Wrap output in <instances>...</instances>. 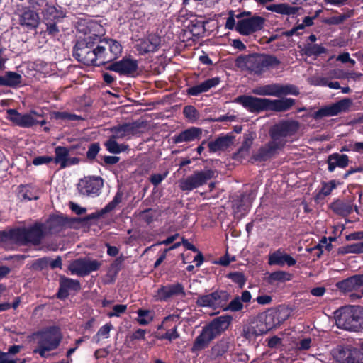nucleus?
Listing matches in <instances>:
<instances>
[{"label":"nucleus","instance_id":"obj_1","mask_svg":"<svg viewBox=\"0 0 363 363\" xmlns=\"http://www.w3.org/2000/svg\"><path fill=\"white\" fill-rule=\"evenodd\" d=\"M299 128L298 122L294 120L282 121L274 125L269 131L271 141L260 147L253 155L256 161H266L281 150L286 138L295 134Z\"/></svg>","mask_w":363,"mask_h":363},{"label":"nucleus","instance_id":"obj_2","mask_svg":"<svg viewBox=\"0 0 363 363\" xmlns=\"http://www.w3.org/2000/svg\"><path fill=\"white\" fill-rule=\"evenodd\" d=\"M280 63L275 56L269 55L240 56L236 60L238 67L245 68L255 74H260L269 68L277 67Z\"/></svg>","mask_w":363,"mask_h":363},{"label":"nucleus","instance_id":"obj_3","mask_svg":"<svg viewBox=\"0 0 363 363\" xmlns=\"http://www.w3.org/2000/svg\"><path fill=\"white\" fill-rule=\"evenodd\" d=\"M38 342V348L34 352L38 353L42 357H46V352L56 349L60 345L62 335L56 327L50 328L35 335Z\"/></svg>","mask_w":363,"mask_h":363},{"label":"nucleus","instance_id":"obj_4","mask_svg":"<svg viewBox=\"0 0 363 363\" xmlns=\"http://www.w3.org/2000/svg\"><path fill=\"white\" fill-rule=\"evenodd\" d=\"M361 311L359 306H350L335 312V323L339 328L357 330L359 328Z\"/></svg>","mask_w":363,"mask_h":363},{"label":"nucleus","instance_id":"obj_5","mask_svg":"<svg viewBox=\"0 0 363 363\" xmlns=\"http://www.w3.org/2000/svg\"><path fill=\"white\" fill-rule=\"evenodd\" d=\"M240 19L235 30L243 35H249L261 30L264 28L265 19L259 16H252L250 12H242L236 16Z\"/></svg>","mask_w":363,"mask_h":363},{"label":"nucleus","instance_id":"obj_6","mask_svg":"<svg viewBox=\"0 0 363 363\" xmlns=\"http://www.w3.org/2000/svg\"><path fill=\"white\" fill-rule=\"evenodd\" d=\"M215 177V171L209 168L197 170L186 178L179 181V186L182 191H190L207 184Z\"/></svg>","mask_w":363,"mask_h":363},{"label":"nucleus","instance_id":"obj_7","mask_svg":"<svg viewBox=\"0 0 363 363\" xmlns=\"http://www.w3.org/2000/svg\"><path fill=\"white\" fill-rule=\"evenodd\" d=\"M73 56L85 65L96 66L95 42L91 38L77 42L74 48Z\"/></svg>","mask_w":363,"mask_h":363},{"label":"nucleus","instance_id":"obj_8","mask_svg":"<svg viewBox=\"0 0 363 363\" xmlns=\"http://www.w3.org/2000/svg\"><path fill=\"white\" fill-rule=\"evenodd\" d=\"M352 105V100L342 99L335 103L323 106L312 114L315 120H320L325 117L337 116L340 113L347 112Z\"/></svg>","mask_w":363,"mask_h":363},{"label":"nucleus","instance_id":"obj_9","mask_svg":"<svg viewBox=\"0 0 363 363\" xmlns=\"http://www.w3.org/2000/svg\"><path fill=\"white\" fill-rule=\"evenodd\" d=\"M228 300V293L225 291H216L208 294L199 296L196 303L201 307L223 310Z\"/></svg>","mask_w":363,"mask_h":363},{"label":"nucleus","instance_id":"obj_10","mask_svg":"<svg viewBox=\"0 0 363 363\" xmlns=\"http://www.w3.org/2000/svg\"><path fill=\"white\" fill-rule=\"evenodd\" d=\"M104 186L103 179L100 177H85L77 184V190L80 195L87 197H96L100 194Z\"/></svg>","mask_w":363,"mask_h":363},{"label":"nucleus","instance_id":"obj_11","mask_svg":"<svg viewBox=\"0 0 363 363\" xmlns=\"http://www.w3.org/2000/svg\"><path fill=\"white\" fill-rule=\"evenodd\" d=\"M21 245H23V227L0 230V247L10 250Z\"/></svg>","mask_w":363,"mask_h":363},{"label":"nucleus","instance_id":"obj_12","mask_svg":"<svg viewBox=\"0 0 363 363\" xmlns=\"http://www.w3.org/2000/svg\"><path fill=\"white\" fill-rule=\"evenodd\" d=\"M100 266V262L96 259H78L70 263L69 270L72 274L84 277L92 272L96 271Z\"/></svg>","mask_w":363,"mask_h":363},{"label":"nucleus","instance_id":"obj_13","mask_svg":"<svg viewBox=\"0 0 363 363\" xmlns=\"http://www.w3.org/2000/svg\"><path fill=\"white\" fill-rule=\"evenodd\" d=\"M179 317L177 315H169L162 321L158 329H164L166 333L160 337V339H166L169 341L174 340L179 337L177 332V321Z\"/></svg>","mask_w":363,"mask_h":363},{"label":"nucleus","instance_id":"obj_14","mask_svg":"<svg viewBox=\"0 0 363 363\" xmlns=\"http://www.w3.org/2000/svg\"><path fill=\"white\" fill-rule=\"evenodd\" d=\"M138 65L136 61L123 59L109 65L106 69L118 73L121 75H133L136 72Z\"/></svg>","mask_w":363,"mask_h":363},{"label":"nucleus","instance_id":"obj_15","mask_svg":"<svg viewBox=\"0 0 363 363\" xmlns=\"http://www.w3.org/2000/svg\"><path fill=\"white\" fill-rule=\"evenodd\" d=\"M235 101L242 104L251 112H259L267 110V99L242 96L238 97Z\"/></svg>","mask_w":363,"mask_h":363},{"label":"nucleus","instance_id":"obj_16","mask_svg":"<svg viewBox=\"0 0 363 363\" xmlns=\"http://www.w3.org/2000/svg\"><path fill=\"white\" fill-rule=\"evenodd\" d=\"M140 126L139 122L119 125L112 128V135L118 139H129L132 135L137 133Z\"/></svg>","mask_w":363,"mask_h":363},{"label":"nucleus","instance_id":"obj_17","mask_svg":"<svg viewBox=\"0 0 363 363\" xmlns=\"http://www.w3.org/2000/svg\"><path fill=\"white\" fill-rule=\"evenodd\" d=\"M184 294L183 285L180 283H177L160 287L157 289L155 297L159 301H167L171 297Z\"/></svg>","mask_w":363,"mask_h":363},{"label":"nucleus","instance_id":"obj_18","mask_svg":"<svg viewBox=\"0 0 363 363\" xmlns=\"http://www.w3.org/2000/svg\"><path fill=\"white\" fill-rule=\"evenodd\" d=\"M280 324V320L276 312H269L260 316L257 325L259 334H265Z\"/></svg>","mask_w":363,"mask_h":363},{"label":"nucleus","instance_id":"obj_19","mask_svg":"<svg viewBox=\"0 0 363 363\" xmlns=\"http://www.w3.org/2000/svg\"><path fill=\"white\" fill-rule=\"evenodd\" d=\"M268 263L269 265L284 266L287 264L289 267H292L296 264V260L281 249H278L269 255Z\"/></svg>","mask_w":363,"mask_h":363},{"label":"nucleus","instance_id":"obj_20","mask_svg":"<svg viewBox=\"0 0 363 363\" xmlns=\"http://www.w3.org/2000/svg\"><path fill=\"white\" fill-rule=\"evenodd\" d=\"M202 135V130L200 128L191 127L186 129L173 138L174 143H190L199 140Z\"/></svg>","mask_w":363,"mask_h":363},{"label":"nucleus","instance_id":"obj_21","mask_svg":"<svg viewBox=\"0 0 363 363\" xmlns=\"http://www.w3.org/2000/svg\"><path fill=\"white\" fill-rule=\"evenodd\" d=\"M232 320L230 315H221L214 318L206 327L216 337L228 328Z\"/></svg>","mask_w":363,"mask_h":363},{"label":"nucleus","instance_id":"obj_22","mask_svg":"<svg viewBox=\"0 0 363 363\" xmlns=\"http://www.w3.org/2000/svg\"><path fill=\"white\" fill-rule=\"evenodd\" d=\"M81 289L80 282L78 280L62 277L60 280V289L57 296L60 298H66L69 291H77Z\"/></svg>","mask_w":363,"mask_h":363},{"label":"nucleus","instance_id":"obj_23","mask_svg":"<svg viewBox=\"0 0 363 363\" xmlns=\"http://www.w3.org/2000/svg\"><path fill=\"white\" fill-rule=\"evenodd\" d=\"M216 337L213 333L206 327H203L201 333L196 337L192 347V351H200L208 347Z\"/></svg>","mask_w":363,"mask_h":363},{"label":"nucleus","instance_id":"obj_24","mask_svg":"<svg viewBox=\"0 0 363 363\" xmlns=\"http://www.w3.org/2000/svg\"><path fill=\"white\" fill-rule=\"evenodd\" d=\"M161 43V38L156 34H150L147 39L143 40L138 45V50L141 53L156 51Z\"/></svg>","mask_w":363,"mask_h":363},{"label":"nucleus","instance_id":"obj_25","mask_svg":"<svg viewBox=\"0 0 363 363\" xmlns=\"http://www.w3.org/2000/svg\"><path fill=\"white\" fill-rule=\"evenodd\" d=\"M328 169L330 172L338 167L344 169L349 164V157L346 155L340 153H333L327 159Z\"/></svg>","mask_w":363,"mask_h":363},{"label":"nucleus","instance_id":"obj_26","mask_svg":"<svg viewBox=\"0 0 363 363\" xmlns=\"http://www.w3.org/2000/svg\"><path fill=\"white\" fill-rule=\"evenodd\" d=\"M340 289L345 291L359 290L363 287V274L350 277L337 284Z\"/></svg>","mask_w":363,"mask_h":363},{"label":"nucleus","instance_id":"obj_27","mask_svg":"<svg viewBox=\"0 0 363 363\" xmlns=\"http://www.w3.org/2000/svg\"><path fill=\"white\" fill-rule=\"evenodd\" d=\"M294 104L292 99H281L271 100L267 99V110L275 111H285L289 110Z\"/></svg>","mask_w":363,"mask_h":363},{"label":"nucleus","instance_id":"obj_28","mask_svg":"<svg viewBox=\"0 0 363 363\" xmlns=\"http://www.w3.org/2000/svg\"><path fill=\"white\" fill-rule=\"evenodd\" d=\"M43 115V112L41 109L33 110L29 114H24V127H30L37 123L45 124Z\"/></svg>","mask_w":363,"mask_h":363},{"label":"nucleus","instance_id":"obj_29","mask_svg":"<svg viewBox=\"0 0 363 363\" xmlns=\"http://www.w3.org/2000/svg\"><path fill=\"white\" fill-rule=\"evenodd\" d=\"M69 150L62 146H57L55 149V157L53 160L55 164H60L61 169L69 167L68 157Z\"/></svg>","mask_w":363,"mask_h":363},{"label":"nucleus","instance_id":"obj_30","mask_svg":"<svg viewBox=\"0 0 363 363\" xmlns=\"http://www.w3.org/2000/svg\"><path fill=\"white\" fill-rule=\"evenodd\" d=\"M106 45H104V41L100 44L95 43L96 66H100L111 62L108 53L106 52Z\"/></svg>","mask_w":363,"mask_h":363},{"label":"nucleus","instance_id":"obj_31","mask_svg":"<svg viewBox=\"0 0 363 363\" xmlns=\"http://www.w3.org/2000/svg\"><path fill=\"white\" fill-rule=\"evenodd\" d=\"M66 224V220L61 216H52L46 223V226L51 233L60 232Z\"/></svg>","mask_w":363,"mask_h":363},{"label":"nucleus","instance_id":"obj_32","mask_svg":"<svg viewBox=\"0 0 363 363\" xmlns=\"http://www.w3.org/2000/svg\"><path fill=\"white\" fill-rule=\"evenodd\" d=\"M231 139L228 136L219 137L214 141L208 143V146L211 152L224 150L231 144Z\"/></svg>","mask_w":363,"mask_h":363},{"label":"nucleus","instance_id":"obj_33","mask_svg":"<svg viewBox=\"0 0 363 363\" xmlns=\"http://www.w3.org/2000/svg\"><path fill=\"white\" fill-rule=\"evenodd\" d=\"M42 237L43 233L39 227L35 226L28 230L24 229V245L28 242L38 245L40 242Z\"/></svg>","mask_w":363,"mask_h":363},{"label":"nucleus","instance_id":"obj_34","mask_svg":"<svg viewBox=\"0 0 363 363\" xmlns=\"http://www.w3.org/2000/svg\"><path fill=\"white\" fill-rule=\"evenodd\" d=\"M267 9L280 14H295L299 9L298 7L290 6L287 4H272L266 6Z\"/></svg>","mask_w":363,"mask_h":363},{"label":"nucleus","instance_id":"obj_35","mask_svg":"<svg viewBox=\"0 0 363 363\" xmlns=\"http://www.w3.org/2000/svg\"><path fill=\"white\" fill-rule=\"evenodd\" d=\"M117 139L118 138H115L113 135H111L105 143L106 150L112 154H119L128 150V145L118 143L116 141Z\"/></svg>","mask_w":363,"mask_h":363},{"label":"nucleus","instance_id":"obj_36","mask_svg":"<svg viewBox=\"0 0 363 363\" xmlns=\"http://www.w3.org/2000/svg\"><path fill=\"white\" fill-rule=\"evenodd\" d=\"M230 345V342L229 339L222 338L212 347L211 354L215 357L223 356L228 351Z\"/></svg>","mask_w":363,"mask_h":363},{"label":"nucleus","instance_id":"obj_37","mask_svg":"<svg viewBox=\"0 0 363 363\" xmlns=\"http://www.w3.org/2000/svg\"><path fill=\"white\" fill-rule=\"evenodd\" d=\"M40 23L38 13L33 11H24V26L35 30Z\"/></svg>","mask_w":363,"mask_h":363},{"label":"nucleus","instance_id":"obj_38","mask_svg":"<svg viewBox=\"0 0 363 363\" xmlns=\"http://www.w3.org/2000/svg\"><path fill=\"white\" fill-rule=\"evenodd\" d=\"M104 45H106V49L110 50L109 56L111 61L116 60L121 53V45L120 43L114 40L109 39L104 40Z\"/></svg>","mask_w":363,"mask_h":363},{"label":"nucleus","instance_id":"obj_39","mask_svg":"<svg viewBox=\"0 0 363 363\" xmlns=\"http://www.w3.org/2000/svg\"><path fill=\"white\" fill-rule=\"evenodd\" d=\"M311 84L315 86H327L330 89H341L340 84L337 81H331L327 77H316L311 79Z\"/></svg>","mask_w":363,"mask_h":363},{"label":"nucleus","instance_id":"obj_40","mask_svg":"<svg viewBox=\"0 0 363 363\" xmlns=\"http://www.w3.org/2000/svg\"><path fill=\"white\" fill-rule=\"evenodd\" d=\"M4 79V86L16 88L21 82V75L13 72H6Z\"/></svg>","mask_w":363,"mask_h":363},{"label":"nucleus","instance_id":"obj_41","mask_svg":"<svg viewBox=\"0 0 363 363\" xmlns=\"http://www.w3.org/2000/svg\"><path fill=\"white\" fill-rule=\"evenodd\" d=\"M220 82V78L214 77L208 79L197 86L187 89L186 91H208V89L215 87Z\"/></svg>","mask_w":363,"mask_h":363},{"label":"nucleus","instance_id":"obj_42","mask_svg":"<svg viewBox=\"0 0 363 363\" xmlns=\"http://www.w3.org/2000/svg\"><path fill=\"white\" fill-rule=\"evenodd\" d=\"M123 193L121 190H118L113 200L107 203L104 208L101 209V214L107 213L116 208L123 201Z\"/></svg>","mask_w":363,"mask_h":363},{"label":"nucleus","instance_id":"obj_43","mask_svg":"<svg viewBox=\"0 0 363 363\" xmlns=\"http://www.w3.org/2000/svg\"><path fill=\"white\" fill-rule=\"evenodd\" d=\"M260 91H296V88L291 84H272L264 86Z\"/></svg>","mask_w":363,"mask_h":363},{"label":"nucleus","instance_id":"obj_44","mask_svg":"<svg viewBox=\"0 0 363 363\" xmlns=\"http://www.w3.org/2000/svg\"><path fill=\"white\" fill-rule=\"evenodd\" d=\"M137 314V322L141 325H148L153 320V316L148 310L139 309Z\"/></svg>","mask_w":363,"mask_h":363},{"label":"nucleus","instance_id":"obj_45","mask_svg":"<svg viewBox=\"0 0 363 363\" xmlns=\"http://www.w3.org/2000/svg\"><path fill=\"white\" fill-rule=\"evenodd\" d=\"M244 306L242 303L240 296L234 298L229 303H226V305L223 307V311H230L231 312L240 311L243 308Z\"/></svg>","mask_w":363,"mask_h":363},{"label":"nucleus","instance_id":"obj_46","mask_svg":"<svg viewBox=\"0 0 363 363\" xmlns=\"http://www.w3.org/2000/svg\"><path fill=\"white\" fill-rule=\"evenodd\" d=\"M304 52L308 56L319 55L326 52V49L318 44H308L305 46Z\"/></svg>","mask_w":363,"mask_h":363},{"label":"nucleus","instance_id":"obj_47","mask_svg":"<svg viewBox=\"0 0 363 363\" xmlns=\"http://www.w3.org/2000/svg\"><path fill=\"white\" fill-rule=\"evenodd\" d=\"M269 281H285L291 279V274L284 271H277L269 276Z\"/></svg>","mask_w":363,"mask_h":363},{"label":"nucleus","instance_id":"obj_48","mask_svg":"<svg viewBox=\"0 0 363 363\" xmlns=\"http://www.w3.org/2000/svg\"><path fill=\"white\" fill-rule=\"evenodd\" d=\"M353 13V11L350 10L346 13L341 14L338 16H332L326 19L325 21L329 25H338L343 23L346 19L350 18Z\"/></svg>","mask_w":363,"mask_h":363},{"label":"nucleus","instance_id":"obj_49","mask_svg":"<svg viewBox=\"0 0 363 363\" xmlns=\"http://www.w3.org/2000/svg\"><path fill=\"white\" fill-rule=\"evenodd\" d=\"M113 328V325L111 323H107L103 326H101L98 330L96 335L94 336V340H96V342H99L100 339H106L109 337V333L111 330Z\"/></svg>","mask_w":363,"mask_h":363},{"label":"nucleus","instance_id":"obj_50","mask_svg":"<svg viewBox=\"0 0 363 363\" xmlns=\"http://www.w3.org/2000/svg\"><path fill=\"white\" fill-rule=\"evenodd\" d=\"M244 196L242 200L233 204V211L238 216H242L245 215L249 211V204L243 203Z\"/></svg>","mask_w":363,"mask_h":363},{"label":"nucleus","instance_id":"obj_51","mask_svg":"<svg viewBox=\"0 0 363 363\" xmlns=\"http://www.w3.org/2000/svg\"><path fill=\"white\" fill-rule=\"evenodd\" d=\"M337 186L335 180L324 182L319 191V196H326L331 194L332 191Z\"/></svg>","mask_w":363,"mask_h":363},{"label":"nucleus","instance_id":"obj_52","mask_svg":"<svg viewBox=\"0 0 363 363\" xmlns=\"http://www.w3.org/2000/svg\"><path fill=\"white\" fill-rule=\"evenodd\" d=\"M253 136L252 135H248L245 137V140L239 149L238 154L241 155V156H245L248 155L250 148L252 144Z\"/></svg>","mask_w":363,"mask_h":363},{"label":"nucleus","instance_id":"obj_53","mask_svg":"<svg viewBox=\"0 0 363 363\" xmlns=\"http://www.w3.org/2000/svg\"><path fill=\"white\" fill-rule=\"evenodd\" d=\"M227 277L238 284L240 287H242L246 281L245 276L242 272H231L227 275Z\"/></svg>","mask_w":363,"mask_h":363},{"label":"nucleus","instance_id":"obj_54","mask_svg":"<svg viewBox=\"0 0 363 363\" xmlns=\"http://www.w3.org/2000/svg\"><path fill=\"white\" fill-rule=\"evenodd\" d=\"M127 310V306L123 304H117L113 307L112 311L108 312L107 315L109 318L119 317L121 314L124 313Z\"/></svg>","mask_w":363,"mask_h":363},{"label":"nucleus","instance_id":"obj_55","mask_svg":"<svg viewBox=\"0 0 363 363\" xmlns=\"http://www.w3.org/2000/svg\"><path fill=\"white\" fill-rule=\"evenodd\" d=\"M100 150L99 143H92L86 152V157L89 160H94Z\"/></svg>","mask_w":363,"mask_h":363},{"label":"nucleus","instance_id":"obj_56","mask_svg":"<svg viewBox=\"0 0 363 363\" xmlns=\"http://www.w3.org/2000/svg\"><path fill=\"white\" fill-rule=\"evenodd\" d=\"M8 114L9 115L10 119L13 121L16 122V123L23 126V116L18 113L15 109H9L8 110Z\"/></svg>","mask_w":363,"mask_h":363},{"label":"nucleus","instance_id":"obj_57","mask_svg":"<svg viewBox=\"0 0 363 363\" xmlns=\"http://www.w3.org/2000/svg\"><path fill=\"white\" fill-rule=\"evenodd\" d=\"M184 116L190 119H196L197 117V111L196 108L191 106H185L183 111Z\"/></svg>","mask_w":363,"mask_h":363},{"label":"nucleus","instance_id":"obj_58","mask_svg":"<svg viewBox=\"0 0 363 363\" xmlns=\"http://www.w3.org/2000/svg\"><path fill=\"white\" fill-rule=\"evenodd\" d=\"M166 177L167 174H155L151 175L150 181L154 186H156L159 185L165 179Z\"/></svg>","mask_w":363,"mask_h":363},{"label":"nucleus","instance_id":"obj_59","mask_svg":"<svg viewBox=\"0 0 363 363\" xmlns=\"http://www.w3.org/2000/svg\"><path fill=\"white\" fill-rule=\"evenodd\" d=\"M53 160V158L52 157L49 156H40L38 157H35L33 160V164L35 165H40L43 164H48Z\"/></svg>","mask_w":363,"mask_h":363},{"label":"nucleus","instance_id":"obj_60","mask_svg":"<svg viewBox=\"0 0 363 363\" xmlns=\"http://www.w3.org/2000/svg\"><path fill=\"white\" fill-rule=\"evenodd\" d=\"M244 336L247 339H252L257 335H260L253 327L247 328L243 330Z\"/></svg>","mask_w":363,"mask_h":363},{"label":"nucleus","instance_id":"obj_61","mask_svg":"<svg viewBox=\"0 0 363 363\" xmlns=\"http://www.w3.org/2000/svg\"><path fill=\"white\" fill-rule=\"evenodd\" d=\"M46 32L52 36H55L59 33L58 27L55 23H48L46 24Z\"/></svg>","mask_w":363,"mask_h":363},{"label":"nucleus","instance_id":"obj_62","mask_svg":"<svg viewBox=\"0 0 363 363\" xmlns=\"http://www.w3.org/2000/svg\"><path fill=\"white\" fill-rule=\"evenodd\" d=\"M337 61H340L342 63L350 62L352 65L355 64V61L350 57L348 52H344L340 54L337 57Z\"/></svg>","mask_w":363,"mask_h":363},{"label":"nucleus","instance_id":"obj_63","mask_svg":"<svg viewBox=\"0 0 363 363\" xmlns=\"http://www.w3.org/2000/svg\"><path fill=\"white\" fill-rule=\"evenodd\" d=\"M349 251L350 253H362L363 242L349 245Z\"/></svg>","mask_w":363,"mask_h":363},{"label":"nucleus","instance_id":"obj_64","mask_svg":"<svg viewBox=\"0 0 363 363\" xmlns=\"http://www.w3.org/2000/svg\"><path fill=\"white\" fill-rule=\"evenodd\" d=\"M145 330L139 328L131 335L130 337L132 340H145Z\"/></svg>","mask_w":363,"mask_h":363}]
</instances>
